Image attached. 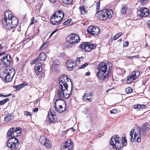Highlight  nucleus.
I'll list each match as a JSON object with an SVG mask.
<instances>
[{
	"instance_id": "nucleus-12",
	"label": "nucleus",
	"mask_w": 150,
	"mask_h": 150,
	"mask_svg": "<svg viewBox=\"0 0 150 150\" xmlns=\"http://www.w3.org/2000/svg\"><path fill=\"white\" fill-rule=\"evenodd\" d=\"M150 126L149 124L146 122L143 124L141 127V129L139 130V134L142 137H144L146 135V131H147L150 129Z\"/></svg>"
},
{
	"instance_id": "nucleus-51",
	"label": "nucleus",
	"mask_w": 150,
	"mask_h": 150,
	"mask_svg": "<svg viewBox=\"0 0 150 150\" xmlns=\"http://www.w3.org/2000/svg\"><path fill=\"white\" fill-rule=\"evenodd\" d=\"M138 137L137 138V141L138 142H139L141 141V139L139 137V135L138 134Z\"/></svg>"
},
{
	"instance_id": "nucleus-64",
	"label": "nucleus",
	"mask_w": 150,
	"mask_h": 150,
	"mask_svg": "<svg viewBox=\"0 0 150 150\" xmlns=\"http://www.w3.org/2000/svg\"><path fill=\"white\" fill-rule=\"evenodd\" d=\"M4 95H3L2 94H0V97H1V96H4Z\"/></svg>"
},
{
	"instance_id": "nucleus-8",
	"label": "nucleus",
	"mask_w": 150,
	"mask_h": 150,
	"mask_svg": "<svg viewBox=\"0 0 150 150\" xmlns=\"http://www.w3.org/2000/svg\"><path fill=\"white\" fill-rule=\"evenodd\" d=\"M80 38L78 34H72L67 37V42L70 45L75 44L79 42Z\"/></svg>"
},
{
	"instance_id": "nucleus-5",
	"label": "nucleus",
	"mask_w": 150,
	"mask_h": 150,
	"mask_svg": "<svg viewBox=\"0 0 150 150\" xmlns=\"http://www.w3.org/2000/svg\"><path fill=\"white\" fill-rule=\"evenodd\" d=\"M15 73L14 68L11 67H7L4 71L1 72L2 79L5 80L6 82L11 81Z\"/></svg>"
},
{
	"instance_id": "nucleus-44",
	"label": "nucleus",
	"mask_w": 150,
	"mask_h": 150,
	"mask_svg": "<svg viewBox=\"0 0 150 150\" xmlns=\"http://www.w3.org/2000/svg\"><path fill=\"white\" fill-rule=\"evenodd\" d=\"M36 22L34 20V17H33L31 19V22L30 23L31 25H32L34 23Z\"/></svg>"
},
{
	"instance_id": "nucleus-59",
	"label": "nucleus",
	"mask_w": 150,
	"mask_h": 150,
	"mask_svg": "<svg viewBox=\"0 0 150 150\" xmlns=\"http://www.w3.org/2000/svg\"><path fill=\"white\" fill-rule=\"evenodd\" d=\"M15 129H17V130H18V132H20V129H19V128H15Z\"/></svg>"
},
{
	"instance_id": "nucleus-33",
	"label": "nucleus",
	"mask_w": 150,
	"mask_h": 150,
	"mask_svg": "<svg viewBox=\"0 0 150 150\" xmlns=\"http://www.w3.org/2000/svg\"><path fill=\"white\" fill-rule=\"evenodd\" d=\"M63 3L66 4H71L72 1V0H62Z\"/></svg>"
},
{
	"instance_id": "nucleus-61",
	"label": "nucleus",
	"mask_w": 150,
	"mask_h": 150,
	"mask_svg": "<svg viewBox=\"0 0 150 150\" xmlns=\"http://www.w3.org/2000/svg\"><path fill=\"white\" fill-rule=\"evenodd\" d=\"M5 53V52H3L2 53H0V56L2 55V54H3Z\"/></svg>"
},
{
	"instance_id": "nucleus-2",
	"label": "nucleus",
	"mask_w": 150,
	"mask_h": 150,
	"mask_svg": "<svg viewBox=\"0 0 150 150\" xmlns=\"http://www.w3.org/2000/svg\"><path fill=\"white\" fill-rule=\"evenodd\" d=\"M5 18L2 19V24L4 28L9 30L15 28L18 24L17 18L13 16L10 11H8L5 13Z\"/></svg>"
},
{
	"instance_id": "nucleus-49",
	"label": "nucleus",
	"mask_w": 150,
	"mask_h": 150,
	"mask_svg": "<svg viewBox=\"0 0 150 150\" xmlns=\"http://www.w3.org/2000/svg\"><path fill=\"white\" fill-rule=\"evenodd\" d=\"M139 106H140V104H138L137 105H134V108L135 109H140Z\"/></svg>"
},
{
	"instance_id": "nucleus-6",
	"label": "nucleus",
	"mask_w": 150,
	"mask_h": 150,
	"mask_svg": "<svg viewBox=\"0 0 150 150\" xmlns=\"http://www.w3.org/2000/svg\"><path fill=\"white\" fill-rule=\"evenodd\" d=\"M112 13V11L110 9H104L100 13L99 18L101 20H105L108 18H110Z\"/></svg>"
},
{
	"instance_id": "nucleus-57",
	"label": "nucleus",
	"mask_w": 150,
	"mask_h": 150,
	"mask_svg": "<svg viewBox=\"0 0 150 150\" xmlns=\"http://www.w3.org/2000/svg\"><path fill=\"white\" fill-rule=\"evenodd\" d=\"M58 31L57 29H56L52 33H53V34H54V33H56V32H57Z\"/></svg>"
},
{
	"instance_id": "nucleus-24",
	"label": "nucleus",
	"mask_w": 150,
	"mask_h": 150,
	"mask_svg": "<svg viewBox=\"0 0 150 150\" xmlns=\"http://www.w3.org/2000/svg\"><path fill=\"white\" fill-rule=\"evenodd\" d=\"M46 57V54L43 52L40 53L38 57L40 61H44L45 60Z\"/></svg>"
},
{
	"instance_id": "nucleus-10",
	"label": "nucleus",
	"mask_w": 150,
	"mask_h": 150,
	"mask_svg": "<svg viewBox=\"0 0 150 150\" xmlns=\"http://www.w3.org/2000/svg\"><path fill=\"white\" fill-rule=\"evenodd\" d=\"M47 118L50 124L54 123L57 120L55 112L51 109L50 110L48 113Z\"/></svg>"
},
{
	"instance_id": "nucleus-3",
	"label": "nucleus",
	"mask_w": 150,
	"mask_h": 150,
	"mask_svg": "<svg viewBox=\"0 0 150 150\" xmlns=\"http://www.w3.org/2000/svg\"><path fill=\"white\" fill-rule=\"evenodd\" d=\"M108 64L109 67L108 69L107 64L104 62H101L97 68V76L100 79L103 81H105L108 79L109 74L111 73L112 64L111 63H108Z\"/></svg>"
},
{
	"instance_id": "nucleus-9",
	"label": "nucleus",
	"mask_w": 150,
	"mask_h": 150,
	"mask_svg": "<svg viewBox=\"0 0 150 150\" xmlns=\"http://www.w3.org/2000/svg\"><path fill=\"white\" fill-rule=\"evenodd\" d=\"M80 46L82 50L87 52L91 51L92 49H95V44H91L89 42H86L81 44Z\"/></svg>"
},
{
	"instance_id": "nucleus-36",
	"label": "nucleus",
	"mask_w": 150,
	"mask_h": 150,
	"mask_svg": "<svg viewBox=\"0 0 150 150\" xmlns=\"http://www.w3.org/2000/svg\"><path fill=\"white\" fill-rule=\"evenodd\" d=\"M122 8L121 10V12L123 14L125 13L127 11V8L125 6H122Z\"/></svg>"
},
{
	"instance_id": "nucleus-50",
	"label": "nucleus",
	"mask_w": 150,
	"mask_h": 150,
	"mask_svg": "<svg viewBox=\"0 0 150 150\" xmlns=\"http://www.w3.org/2000/svg\"><path fill=\"white\" fill-rule=\"evenodd\" d=\"M119 38V37H118V36L117 34L115 35V36L114 37L113 39L114 40H117Z\"/></svg>"
},
{
	"instance_id": "nucleus-43",
	"label": "nucleus",
	"mask_w": 150,
	"mask_h": 150,
	"mask_svg": "<svg viewBox=\"0 0 150 150\" xmlns=\"http://www.w3.org/2000/svg\"><path fill=\"white\" fill-rule=\"evenodd\" d=\"M54 64L55 65H58L60 64V63L59 60H55L54 62Z\"/></svg>"
},
{
	"instance_id": "nucleus-62",
	"label": "nucleus",
	"mask_w": 150,
	"mask_h": 150,
	"mask_svg": "<svg viewBox=\"0 0 150 150\" xmlns=\"http://www.w3.org/2000/svg\"><path fill=\"white\" fill-rule=\"evenodd\" d=\"M71 129H72V131L73 132H74L75 130V129L73 128H72Z\"/></svg>"
},
{
	"instance_id": "nucleus-11",
	"label": "nucleus",
	"mask_w": 150,
	"mask_h": 150,
	"mask_svg": "<svg viewBox=\"0 0 150 150\" xmlns=\"http://www.w3.org/2000/svg\"><path fill=\"white\" fill-rule=\"evenodd\" d=\"M39 142L40 143L45 146L47 148L51 147L52 142L51 141L47 139L44 136H41L39 139Z\"/></svg>"
},
{
	"instance_id": "nucleus-16",
	"label": "nucleus",
	"mask_w": 150,
	"mask_h": 150,
	"mask_svg": "<svg viewBox=\"0 0 150 150\" xmlns=\"http://www.w3.org/2000/svg\"><path fill=\"white\" fill-rule=\"evenodd\" d=\"M62 20H60L59 18L57 16H54V14L51 17L50 20V23L53 25H57L60 24V21Z\"/></svg>"
},
{
	"instance_id": "nucleus-38",
	"label": "nucleus",
	"mask_w": 150,
	"mask_h": 150,
	"mask_svg": "<svg viewBox=\"0 0 150 150\" xmlns=\"http://www.w3.org/2000/svg\"><path fill=\"white\" fill-rule=\"evenodd\" d=\"M96 13L99 11V9L100 8V3H97L96 4Z\"/></svg>"
},
{
	"instance_id": "nucleus-31",
	"label": "nucleus",
	"mask_w": 150,
	"mask_h": 150,
	"mask_svg": "<svg viewBox=\"0 0 150 150\" xmlns=\"http://www.w3.org/2000/svg\"><path fill=\"white\" fill-rule=\"evenodd\" d=\"M13 118L12 116L8 115L5 116L4 118V121L6 122H8L10 121Z\"/></svg>"
},
{
	"instance_id": "nucleus-47",
	"label": "nucleus",
	"mask_w": 150,
	"mask_h": 150,
	"mask_svg": "<svg viewBox=\"0 0 150 150\" xmlns=\"http://www.w3.org/2000/svg\"><path fill=\"white\" fill-rule=\"evenodd\" d=\"M146 106L145 105H140L139 106L140 109H142L144 108H145L146 107Z\"/></svg>"
},
{
	"instance_id": "nucleus-48",
	"label": "nucleus",
	"mask_w": 150,
	"mask_h": 150,
	"mask_svg": "<svg viewBox=\"0 0 150 150\" xmlns=\"http://www.w3.org/2000/svg\"><path fill=\"white\" fill-rule=\"evenodd\" d=\"M129 43L128 41H126L123 44V46L125 47H127L128 46Z\"/></svg>"
},
{
	"instance_id": "nucleus-32",
	"label": "nucleus",
	"mask_w": 150,
	"mask_h": 150,
	"mask_svg": "<svg viewBox=\"0 0 150 150\" xmlns=\"http://www.w3.org/2000/svg\"><path fill=\"white\" fill-rule=\"evenodd\" d=\"M48 45L47 42H44L40 47V49L42 50L44 48L46 47Z\"/></svg>"
},
{
	"instance_id": "nucleus-55",
	"label": "nucleus",
	"mask_w": 150,
	"mask_h": 150,
	"mask_svg": "<svg viewBox=\"0 0 150 150\" xmlns=\"http://www.w3.org/2000/svg\"><path fill=\"white\" fill-rule=\"evenodd\" d=\"M4 47L2 46L1 44H0V51L2 49H3Z\"/></svg>"
},
{
	"instance_id": "nucleus-18",
	"label": "nucleus",
	"mask_w": 150,
	"mask_h": 150,
	"mask_svg": "<svg viewBox=\"0 0 150 150\" xmlns=\"http://www.w3.org/2000/svg\"><path fill=\"white\" fill-rule=\"evenodd\" d=\"M66 65L67 66V69L70 71L73 70V68L76 66L75 63L72 62L71 60H68L66 62Z\"/></svg>"
},
{
	"instance_id": "nucleus-54",
	"label": "nucleus",
	"mask_w": 150,
	"mask_h": 150,
	"mask_svg": "<svg viewBox=\"0 0 150 150\" xmlns=\"http://www.w3.org/2000/svg\"><path fill=\"white\" fill-rule=\"evenodd\" d=\"M38 108H35L33 110V111L34 112H36L38 111Z\"/></svg>"
},
{
	"instance_id": "nucleus-52",
	"label": "nucleus",
	"mask_w": 150,
	"mask_h": 150,
	"mask_svg": "<svg viewBox=\"0 0 150 150\" xmlns=\"http://www.w3.org/2000/svg\"><path fill=\"white\" fill-rule=\"evenodd\" d=\"M147 27L149 28H150V21H149L147 22Z\"/></svg>"
},
{
	"instance_id": "nucleus-14",
	"label": "nucleus",
	"mask_w": 150,
	"mask_h": 150,
	"mask_svg": "<svg viewBox=\"0 0 150 150\" xmlns=\"http://www.w3.org/2000/svg\"><path fill=\"white\" fill-rule=\"evenodd\" d=\"M71 139H69L66 141L65 143L62 144L61 150H70L72 148V146Z\"/></svg>"
},
{
	"instance_id": "nucleus-39",
	"label": "nucleus",
	"mask_w": 150,
	"mask_h": 150,
	"mask_svg": "<svg viewBox=\"0 0 150 150\" xmlns=\"http://www.w3.org/2000/svg\"><path fill=\"white\" fill-rule=\"evenodd\" d=\"M117 111L116 109H113L110 111V112L111 114H116L117 113Z\"/></svg>"
},
{
	"instance_id": "nucleus-15",
	"label": "nucleus",
	"mask_w": 150,
	"mask_h": 150,
	"mask_svg": "<svg viewBox=\"0 0 150 150\" xmlns=\"http://www.w3.org/2000/svg\"><path fill=\"white\" fill-rule=\"evenodd\" d=\"M11 56L10 54H8L5 57H4L1 59V63L3 65H9L11 62Z\"/></svg>"
},
{
	"instance_id": "nucleus-21",
	"label": "nucleus",
	"mask_w": 150,
	"mask_h": 150,
	"mask_svg": "<svg viewBox=\"0 0 150 150\" xmlns=\"http://www.w3.org/2000/svg\"><path fill=\"white\" fill-rule=\"evenodd\" d=\"M54 16H57L59 18L60 20H62L64 15V12L61 10H58L56 11L54 13Z\"/></svg>"
},
{
	"instance_id": "nucleus-34",
	"label": "nucleus",
	"mask_w": 150,
	"mask_h": 150,
	"mask_svg": "<svg viewBox=\"0 0 150 150\" xmlns=\"http://www.w3.org/2000/svg\"><path fill=\"white\" fill-rule=\"evenodd\" d=\"M125 91L127 93H130L132 92V89L131 87H129L126 88Z\"/></svg>"
},
{
	"instance_id": "nucleus-42",
	"label": "nucleus",
	"mask_w": 150,
	"mask_h": 150,
	"mask_svg": "<svg viewBox=\"0 0 150 150\" xmlns=\"http://www.w3.org/2000/svg\"><path fill=\"white\" fill-rule=\"evenodd\" d=\"M24 114L25 115H26L27 116L29 115L31 116V112L28 111H24Z\"/></svg>"
},
{
	"instance_id": "nucleus-41",
	"label": "nucleus",
	"mask_w": 150,
	"mask_h": 150,
	"mask_svg": "<svg viewBox=\"0 0 150 150\" xmlns=\"http://www.w3.org/2000/svg\"><path fill=\"white\" fill-rule=\"evenodd\" d=\"M40 61L39 59V58L38 57L36 59H34L33 61H32V63L33 64H34L36 63L38 61Z\"/></svg>"
},
{
	"instance_id": "nucleus-56",
	"label": "nucleus",
	"mask_w": 150,
	"mask_h": 150,
	"mask_svg": "<svg viewBox=\"0 0 150 150\" xmlns=\"http://www.w3.org/2000/svg\"><path fill=\"white\" fill-rule=\"evenodd\" d=\"M50 2H52V3H54L55 2L56 0H49Z\"/></svg>"
},
{
	"instance_id": "nucleus-27",
	"label": "nucleus",
	"mask_w": 150,
	"mask_h": 150,
	"mask_svg": "<svg viewBox=\"0 0 150 150\" xmlns=\"http://www.w3.org/2000/svg\"><path fill=\"white\" fill-rule=\"evenodd\" d=\"M18 130L15 129L14 128H13V137L16 138L18 136V133L20 134V132H18Z\"/></svg>"
},
{
	"instance_id": "nucleus-58",
	"label": "nucleus",
	"mask_w": 150,
	"mask_h": 150,
	"mask_svg": "<svg viewBox=\"0 0 150 150\" xmlns=\"http://www.w3.org/2000/svg\"><path fill=\"white\" fill-rule=\"evenodd\" d=\"M90 73L89 72H88L86 73V76H89L90 74Z\"/></svg>"
},
{
	"instance_id": "nucleus-19",
	"label": "nucleus",
	"mask_w": 150,
	"mask_h": 150,
	"mask_svg": "<svg viewBox=\"0 0 150 150\" xmlns=\"http://www.w3.org/2000/svg\"><path fill=\"white\" fill-rule=\"evenodd\" d=\"M59 100H57L56 102L55 103L54 105V109L55 110L58 112L61 113L64 111L65 108L63 107L61 105H59L58 107H59V109H58V107L57 106V105L56 104V103H57Z\"/></svg>"
},
{
	"instance_id": "nucleus-23",
	"label": "nucleus",
	"mask_w": 150,
	"mask_h": 150,
	"mask_svg": "<svg viewBox=\"0 0 150 150\" xmlns=\"http://www.w3.org/2000/svg\"><path fill=\"white\" fill-rule=\"evenodd\" d=\"M140 72L137 70H135L133 71L131 75L133 79L135 80L139 76Z\"/></svg>"
},
{
	"instance_id": "nucleus-35",
	"label": "nucleus",
	"mask_w": 150,
	"mask_h": 150,
	"mask_svg": "<svg viewBox=\"0 0 150 150\" xmlns=\"http://www.w3.org/2000/svg\"><path fill=\"white\" fill-rule=\"evenodd\" d=\"M9 99L8 98H6L5 99L1 100V101H0V105H3Z\"/></svg>"
},
{
	"instance_id": "nucleus-17",
	"label": "nucleus",
	"mask_w": 150,
	"mask_h": 150,
	"mask_svg": "<svg viewBox=\"0 0 150 150\" xmlns=\"http://www.w3.org/2000/svg\"><path fill=\"white\" fill-rule=\"evenodd\" d=\"M139 12V15L142 17L146 16H148L149 14V9L146 8H142L140 10Z\"/></svg>"
},
{
	"instance_id": "nucleus-60",
	"label": "nucleus",
	"mask_w": 150,
	"mask_h": 150,
	"mask_svg": "<svg viewBox=\"0 0 150 150\" xmlns=\"http://www.w3.org/2000/svg\"><path fill=\"white\" fill-rule=\"evenodd\" d=\"M11 95V94H9L8 95H5L4 96V97H8L9 96H10Z\"/></svg>"
},
{
	"instance_id": "nucleus-53",
	"label": "nucleus",
	"mask_w": 150,
	"mask_h": 150,
	"mask_svg": "<svg viewBox=\"0 0 150 150\" xmlns=\"http://www.w3.org/2000/svg\"><path fill=\"white\" fill-rule=\"evenodd\" d=\"M118 37H120L121 36V35H122L123 34V33H120L117 34Z\"/></svg>"
},
{
	"instance_id": "nucleus-7",
	"label": "nucleus",
	"mask_w": 150,
	"mask_h": 150,
	"mask_svg": "<svg viewBox=\"0 0 150 150\" xmlns=\"http://www.w3.org/2000/svg\"><path fill=\"white\" fill-rule=\"evenodd\" d=\"M19 143L17 139L14 138L12 137L9 139L7 141V146L10 148L12 150H15L16 149H18Z\"/></svg>"
},
{
	"instance_id": "nucleus-1",
	"label": "nucleus",
	"mask_w": 150,
	"mask_h": 150,
	"mask_svg": "<svg viewBox=\"0 0 150 150\" xmlns=\"http://www.w3.org/2000/svg\"><path fill=\"white\" fill-rule=\"evenodd\" d=\"M59 84L57 94L60 100L68 98L72 88V83L70 79L66 75L62 76L59 79Z\"/></svg>"
},
{
	"instance_id": "nucleus-45",
	"label": "nucleus",
	"mask_w": 150,
	"mask_h": 150,
	"mask_svg": "<svg viewBox=\"0 0 150 150\" xmlns=\"http://www.w3.org/2000/svg\"><path fill=\"white\" fill-rule=\"evenodd\" d=\"M87 65H88L87 63H85L84 64L82 65L81 67H79V69H81L83 68L84 67H86V66H87Z\"/></svg>"
},
{
	"instance_id": "nucleus-4",
	"label": "nucleus",
	"mask_w": 150,
	"mask_h": 150,
	"mask_svg": "<svg viewBox=\"0 0 150 150\" xmlns=\"http://www.w3.org/2000/svg\"><path fill=\"white\" fill-rule=\"evenodd\" d=\"M110 141V144L118 150L120 149L123 146H126L127 144V141L125 137H123L122 139L117 135L113 136Z\"/></svg>"
},
{
	"instance_id": "nucleus-20",
	"label": "nucleus",
	"mask_w": 150,
	"mask_h": 150,
	"mask_svg": "<svg viewBox=\"0 0 150 150\" xmlns=\"http://www.w3.org/2000/svg\"><path fill=\"white\" fill-rule=\"evenodd\" d=\"M93 94L91 93H85L83 97V99L84 100H86L89 102H91L92 101V99L90 97Z\"/></svg>"
},
{
	"instance_id": "nucleus-28",
	"label": "nucleus",
	"mask_w": 150,
	"mask_h": 150,
	"mask_svg": "<svg viewBox=\"0 0 150 150\" xmlns=\"http://www.w3.org/2000/svg\"><path fill=\"white\" fill-rule=\"evenodd\" d=\"M24 86V83H22L18 85L13 86V88H16L17 91H19L21 88Z\"/></svg>"
},
{
	"instance_id": "nucleus-13",
	"label": "nucleus",
	"mask_w": 150,
	"mask_h": 150,
	"mask_svg": "<svg viewBox=\"0 0 150 150\" xmlns=\"http://www.w3.org/2000/svg\"><path fill=\"white\" fill-rule=\"evenodd\" d=\"M87 32L91 35H97L99 33L100 30L98 27L95 26H91L88 27L87 30Z\"/></svg>"
},
{
	"instance_id": "nucleus-63",
	"label": "nucleus",
	"mask_w": 150,
	"mask_h": 150,
	"mask_svg": "<svg viewBox=\"0 0 150 150\" xmlns=\"http://www.w3.org/2000/svg\"><path fill=\"white\" fill-rule=\"evenodd\" d=\"M53 33H52L50 36V38L53 35Z\"/></svg>"
},
{
	"instance_id": "nucleus-37",
	"label": "nucleus",
	"mask_w": 150,
	"mask_h": 150,
	"mask_svg": "<svg viewBox=\"0 0 150 150\" xmlns=\"http://www.w3.org/2000/svg\"><path fill=\"white\" fill-rule=\"evenodd\" d=\"M71 19H69L65 21L63 23L64 25H66L70 23L71 22Z\"/></svg>"
},
{
	"instance_id": "nucleus-22",
	"label": "nucleus",
	"mask_w": 150,
	"mask_h": 150,
	"mask_svg": "<svg viewBox=\"0 0 150 150\" xmlns=\"http://www.w3.org/2000/svg\"><path fill=\"white\" fill-rule=\"evenodd\" d=\"M134 130L133 129H132L131 131L129 133V138L130 139V141L131 142H133L134 141L136 138L137 137V135L139 134V133H136L135 132V134L134 136V138H133V132L134 131Z\"/></svg>"
},
{
	"instance_id": "nucleus-46",
	"label": "nucleus",
	"mask_w": 150,
	"mask_h": 150,
	"mask_svg": "<svg viewBox=\"0 0 150 150\" xmlns=\"http://www.w3.org/2000/svg\"><path fill=\"white\" fill-rule=\"evenodd\" d=\"M80 59H82V60H83V57H81L80 58L77 57L76 59V61L77 62H80V61H81V60H80Z\"/></svg>"
},
{
	"instance_id": "nucleus-25",
	"label": "nucleus",
	"mask_w": 150,
	"mask_h": 150,
	"mask_svg": "<svg viewBox=\"0 0 150 150\" xmlns=\"http://www.w3.org/2000/svg\"><path fill=\"white\" fill-rule=\"evenodd\" d=\"M80 13L82 15L85 14L87 12L86 11L85 6H80L79 8Z\"/></svg>"
},
{
	"instance_id": "nucleus-30",
	"label": "nucleus",
	"mask_w": 150,
	"mask_h": 150,
	"mask_svg": "<svg viewBox=\"0 0 150 150\" xmlns=\"http://www.w3.org/2000/svg\"><path fill=\"white\" fill-rule=\"evenodd\" d=\"M13 128H11L7 133V135L9 137H13Z\"/></svg>"
},
{
	"instance_id": "nucleus-29",
	"label": "nucleus",
	"mask_w": 150,
	"mask_h": 150,
	"mask_svg": "<svg viewBox=\"0 0 150 150\" xmlns=\"http://www.w3.org/2000/svg\"><path fill=\"white\" fill-rule=\"evenodd\" d=\"M42 64L40 63H38L36 64V67L37 68V71L38 72H40L42 71V68L41 67Z\"/></svg>"
},
{
	"instance_id": "nucleus-26",
	"label": "nucleus",
	"mask_w": 150,
	"mask_h": 150,
	"mask_svg": "<svg viewBox=\"0 0 150 150\" xmlns=\"http://www.w3.org/2000/svg\"><path fill=\"white\" fill-rule=\"evenodd\" d=\"M134 80H135V79H133V78L131 75H129L127 77V82L128 83H130Z\"/></svg>"
},
{
	"instance_id": "nucleus-40",
	"label": "nucleus",
	"mask_w": 150,
	"mask_h": 150,
	"mask_svg": "<svg viewBox=\"0 0 150 150\" xmlns=\"http://www.w3.org/2000/svg\"><path fill=\"white\" fill-rule=\"evenodd\" d=\"M148 1V0H141V2L143 4H145Z\"/></svg>"
}]
</instances>
